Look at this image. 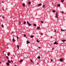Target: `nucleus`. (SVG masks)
<instances>
[{
  "mask_svg": "<svg viewBox=\"0 0 66 66\" xmlns=\"http://www.w3.org/2000/svg\"><path fill=\"white\" fill-rule=\"evenodd\" d=\"M54 44H55V45H58V43H57V42H55L54 43Z\"/></svg>",
  "mask_w": 66,
  "mask_h": 66,
  "instance_id": "f257e3e1",
  "label": "nucleus"
},
{
  "mask_svg": "<svg viewBox=\"0 0 66 66\" xmlns=\"http://www.w3.org/2000/svg\"><path fill=\"white\" fill-rule=\"evenodd\" d=\"M22 62H23V59H22L20 61V63H21Z\"/></svg>",
  "mask_w": 66,
  "mask_h": 66,
  "instance_id": "f03ea898",
  "label": "nucleus"
},
{
  "mask_svg": "<svg viewBox=\"0 0 66 66\" xmlns=\"http://www.w3.org/2000/svg\"><path fill=\"white\" fill-rule=\"evenodd\" d=\"M27 44H30V42H29V40H27Z\"/></svg>",
  "mask_w": 66,
  "mask_h": 66,
  "instance_id": "7ed1b4c3",
  "label": "nucleus"
},
{
  "mask_svg": "<svg viewBox=\"0 0 66 66\" xmlns=\"http://www.w3.org/2000/svg\"><path fill=\"white\" fill-rule=\"evenodd\" d=\"M12 41L13 42H16V40L14 38H13Z\"/></svg>",
  "mask_w": 66,
  "mask_h": 66,
  "instance_id": "20e7f679",
  "label": "nucleus"
},
{
  "mask_svg": "<svg viewBox=\"0 0 66 66\" xmlns=\"http://www.w3.org/2000/svg\"><path fill=\"white\" fill-rule=\"evenodd\" d=\"M8 63H11V61L10 60H8Z\"/></svg>",
  "mask_w": 66,
  "mask_h": 66,
  "instance_id": "39448f33",
  "label": "nucleus"
},
{
  "mask_svg": "<svg viewBox=\"0 0 66 66\" xmlns=\"http://www.w3.org/2000/svg\"><path fill=\"white\" fill-rule=\"evenodd\" d=\"M14 21H16L17 20V18L15 17L14 19Z\"/></svg>",
  "mask_w": 66,
  "mask_h": 66,
  "instance_id": "423d86ee",
  "label": "nucleus"
},
{
  "mask_svg": "<svg viewBox=\"0 0 66 66\" xmlns=\"http://www.w3.org/2000/svg\"><path fill=\"white\" fill-rule=\"evenodd\" d=\"M6 64L7 65V66H9L10 65V64L8 62H6Z\"/></svg>",
  "mask_w": 66,
  "mask_h": 66,
  "instance_id": "0eeeda50",
  "label": "nucleus"
},
{
  "mask_svg": "<svg viewBox=\"0 0 66 66\" xmlns=\"http://www.w3.org/2000/svg\"><path fill=\"white\" fill-rule=\"evenodd\" d=\"M42 5V4H41V3H40V4H39L38 5V6H41V5Z\"/></svg>",
  "mask_w": 66,
  "mask_h": 66,
  "instance_id": "6e6552de",
  "label": "nucleus"
},
{
  "mask_svg": "<svg viewBox=\"0 0 66 66\" xmlns=\"http://www.w3.org/2000/svg\"><path fill=\"white\" fill-rule=\"evenodd\" d=\"M62 42H66V40H62Z\"/></svg>",
  "mask_w": 66,
  "mask_h": 66,
  "instance_id": "1a4fd4ad",
  "label": "nucleus"
},
{
  "mask_svg": "<svg viewBox=\"0 0 66 66\" xmlns=\"http://www.w3.org/2000/svg\"><path fill=\"white\" fill-rule=\"evenodd\" d=\"M34 37V35L31 36H30L31 38H33V37Z\"/></svg>",
  "mask_w": 66,
  "mask_h": 66,
  "instance_id": "9d476101",
  "label": "nucleus"
},
{
  "mask_svg": "<svg viewBox=\"0 0 66 66\" xmlns=\"http://www.w3.org/2000/svg\"><path fill=\"white\" fill-rule=\"evenodd\" d=\"M17 48H18V49H19V45H17Z\"/></svg>",
  "mask_w": 66,
  "mask_h": 66,
  "instance_id": "9b49d317",
  "label": "nucleus"
},
{
  "mask_svg": "<svg viewBox=\"0 0 66 66\" xmlns=\"http://www.w3.org/2000/svg\"><path fill=\"white\" fill-rule=\"evenodd\" d=\"M40 29V27H38L37 28V30H39V29Z\"/></svg>",
  "mask_w": 66,
  "mask_h": 66,
  "instance_id": "f8f14e48",
  "label": "nucleus"
},
{
  "mask_svg": "<svg viewBox=\"0 0 66 66\" xmlns=\"http://www.w3.org/2000/svg\"><path fill=\"white\" fill-rule=\"evenodd\" d=\"M57 7H60V4H58L57 5Z\"/></svg>",
  "mask_w": 66,
  "mask_h": 66,
  "instance_id": "ddd939ff",
  "label": "nucleus"
},
{
  "mask_svg": "<svg viewBox=\"0 0 66 66\" xmlns=\"http://www.w3.org/2000/svg\"><path fill=\"white\" fill-rule=\"evenodd\" d=\"M57 14H58V13H57V12L56 13V17H57Z\"/></svg>",
  "mask_w": 66,
  "mask_h": 66,
  "instance_id": "4468645a",
  "label": "nucleus"
},
{
  "mask_svg": "<svg viewBox=\"0 0 66 66\" xmlns=\"http://www.w3.org/2000/svg\"><path fill=\"white\" fill-rule=\"evenodd\" d=\"M25 4L24 3L22 5V6H25Z\"/></svg>",
  "mask_w": 66,
  "mask_h": 66,
  "instance_id": "2eb2a0df",
  "label": "nucleus"
},
{
  "mask_svg": "<svg viewBox=\"0 0 66 66\" xmlns=\"http://www.w3.org/2000/svg\"><path fill=\"white\" fill-rule=\"evenodd\" d=\"M10 53H8L7 54L8 56H9V55H10Z\"/></svg>",
  "mask_w": 66,
  "mask_h": 66,
  "instance_id": "dca6fc26",
  "label": "nucleus"
},
{
  "mask_svg": "<svg viewBox=\"0 0 66 66\" xmlns=\"http://www.w3.org/2000/svg\"><path fill=\"white\" fill-rule=\"evenodd\" d=\"M60 61H62L63 60L62 59H60Z\"/></svg>",
  "mask_w": 66,
  "mask_h": 66,
  "instance_id": "f3484780",
  "label": "nucleus"
},
{
  "mask_svg": "<svg viewBox=\"0 0 66 66\" xmlns=\"http://www.w3.org/2000/svg\"><path fill=\"white\" fill-rule=\"evenodd\" d=\"M61 30L62 31H66V29L65 30H63V29H61Z\"/></svg>",
  "mask_w": 66,
  "mask_h": 66,
  "instance_id": "a211bd4d",
  "label": "nucleus"
},
{
  "mask_svg": "<svg viewBox=\"0 0 66 66\" xmlns=\"http://www.w3.org/2000/svg\"><path fill=\"white\" fill-rule=\"evenodd\" d=\"M40 56H38V59H40Z\"/></svg>",
  "mask_w": 66,
  "mask_h": 66,
  "instance_id": "6ab92c4d",
  "label": "nucleus"
},
{
  "mask_svg": "<svg viewBox=\"0 0 66 66\" xmlns=\"http://www.w3.org/2000/svg\"><path fill=\"white\" fill-rule=\"evenodd\" d=\"M42 7H44V8H45V5H43Z\"/></svg>",
  "mask_w": 66,
  "mask_h": 66,
  "instance_id": "aec40b11",
  "label": "nucleus"
},
{
  "mask_svg": "<svg viewBox=\"0 0 66 66\" xmlns=\"http://www.w3.org/2000/svg\"><path fill=\"white\" fill-rule=\"evenodd\" d=\"M37 43H39V40H37Z\"/></svg>",
  "mask_w": 66,
  "mask_h": 66,
  "instance_id": "412c9836",
  "label": "nucleus"
},
{
  "mask_svg": "<svg viewBox=\"0 0 66 66\" xmlns=\"http://www.w3.org/2000/svg\"><path fill=\"white\" fill-rule=\"evenodd\" d=\"M28 4H29V5L30 4H31V2H29L28 3Z\"/></svg>",
  "mask_w": 66,
  "mask_h": 66,
  "instance_id": "4be33fe9",
  "label": "nucleus"
},
{
  "mask_svg": "<svg viewBox=\"0 0 66 66\" xmlns=\"http://www.w3.org/2000/svg\"><path fill=\"white\" fill-rule=\"evenodd\" d=\"M26 23V21H24V24H25Z\"/></svg>",
  "mask_w": 66,
  "mask_h": 66,
  "instance_id": "5701e85b",
  "label": "nucleus"
},
{
  "mask_svg": "<svg viewBox=\"0 0 66 66\" xmlns=\"http://www.w3.org/2000/svg\"><path fill=\"white\" fill-rule=\"evenodd\" d=\"M33 25L34 26H35H35H36V25L35 24H34Z\"/></svg>",
  "mask_w": 66,
  "mask_h": 66,
  "instance_id": "b1692460",
  "label": "nucleus"
},
{
  "mask_svg": "<svg viewBox=\"0 0 66 66\" xmlns=\"http://www.w3.org/2000/svg\"><path fill=\"white\" fill-rule=\"evenodd\" d=\"M64 0H61V2H63L64 1Z\"/></svg>",
  "mask_w": 66,
  "mask_h": 66,
  "instance_id": "393cba45",
  "label": "nucleus"
},
{
  "mask_svg": "<svg viewBox=\"0 0 66 66\" xmlns=\"http://www.w3.org/2000/svg\"><path fill=\"white\" fill-rule=\"evenodd\" d=\"M27 24H28V25H29V24L30 23H29V22L28 21H27Z\"/></svg>",
  "mask_w": 66,
  "mask_h": 66,
  "instance_id": "a878e982",
  "label": "nucleus"
},
{
  "mask_svg": "<svg viewBox=\"0 0 66 66\" xmlns=\"http://www.w3.org/2000/svg\"><path fill=\"white\" fill-rule=\"evenodd\" d=\"M53 13H55V12L56 11H55L54 10H53Z\"/></svg>",
  "mask_w": 66,
  "mask_h": 66,
  "instance_id": "bb28decb",
  "label": "nucleus"
},
{
  "mask_svg": "<svg viewBox=\"0 0 66 66\" xmlns=\"http://www.w3.org/2000/svg\"><path fill=\"white\" fill-rule=\"evenodd\" d=\"M2 26L3 28H4V26L3 24H2Z\"/></svg>",
  "mask_w": 66,
  "mask_h": 66,
  "instance_id": "cd10ccee",
  "label": "nucleus"
},
{
  "mask_svg": "<svg viewBox=\"0 0 66 66\" xmlns=\"http://www.w3.org/2000/svg\"><path fill=\"white\" fill-rule=\"evenodd\" d=\"M29 25V27H30V26H31V24H30V23L29 24H28Z\"/></svg>",
  "mask_w": 66,
  "mask_h": 66,
  "instance_id": "c85d7f7f",
  "label": "nucleus"
},
{
  "mask_svg": "<svg viewBox=\"0 0 66 66\" xmlns=\"http://www.w3.org/2000/svg\"><path fill=\"white\" fill-rule=\"evenodd\" d=\"M23 36L24 37H26V34H24Z\"/></svg>",
  "mask_w": 66,
  "mask_h": 66,
  "instance_id": "c756f323",
  "label": "nucleus"
},
{
  "mask_svg": "<svg viewBox=\"0 0 66 66\" xmlns=\"http://www.w3.org/2000/svg\"><path fill=\"white\" fill-rule=\"evenodd\" d=\"M16 38H17V39H19V37H18L16 36Z\"/></svg>",
  "mask_w": 66,
  "mask_h": 66,
  "instance_id": "7c9ffc66",
  "label": "nucleus"
},
{
  "mask_svg": "<svg viewBox=\"0 0 66 66\" xmlns=\"http://www.w3.org/2000/svg\"><path fill=\"white\" fill-rule=\"evenodd\" d=\"M41 22H42V23H44V22H43V21H41Z\"/></svg>",
  "mask_w": 66,
  "mask_h": 66,
  "instance_id": "2f4dec72",
  "label": "nucleus"
},
{
  "mask_svg": "<svg viewBox=\"0 0 66 66\" xmlns=\"http://www.w3.org/2000/svg\"><path fill=\"white\" fill-rule=\"evenodd\" d=\"M6 58H7V59H9V57L7 56H6Z\"/></svg>",
  "mask_w": 66,
  "mask_h": 66,
  "instance_id": "473e14b6",
  "label": "nucleus"
},
{
  "mask_svg": "<svg viewBox=\"0 0 66 66\" xmlns=\"http://www.w3.org/2000/svg\"><path fill=\"white\" fill-rule=\"evenodd\" d=\"M30 60L31 62H32V63H33V61H32V59H30Z\"/></svg>",
  "mask_w": 66,
  "mask_h": 66,
  "instance_id": "72a5a7b5",
  "label": "nucleus"
},
{
  "mask_svg": "<svg viewBox=\"0 0 66 66\" xmlns=\"http://www.w3.org/2000/svg\"><path fill=\"white\" fill-rule=\"evenodd\" d=\"M62 14H63L64 13V12L63 11H62Z\"/></svg>",
  "mask_w": 66,
  "mask_h": 66,
  "instance_id": "f704fd0d",
  "label": "nucleus"
},
{
  "mask_svg": "<svg viewBox=\"0 0 66 66\" xmlns=\"http://www.w3.org/2000/svg\"><path fill=\"white\" fill-rule=\"evenodd\" d=\"M39 49H40V47H38Z\"/></svg>",
  "mask_w": 66,
  "mask_h": 66,
  "instance_id": "c9c22d12",
  "label": "nucleus"
},
{
  "mask_svg": "<svg viewBox=\"0 0 66 66\" xmlns=\"http://www.w3.org/2000/svg\"><path fill=\"white\" fill-rule=\"evenodd\" d=\"M54 32H56V30L55 29Z\"/></svg>",
  "mask_w": 66,
  "mask_h": 66,
  "instance_id": "e433bc0d",
  "label": "nucleus"
},
{
  "mask_svg": "<svg viewBox=\"0 0 66 66\" xmlns=\"http://www.w3.org/2000/svg\"><path fill=\"white\" fill-rule=\"evenodd\" d=\"M11 62L13 63V60H11Z\"/></svg>",
  "mask_w": 66,
  "mask_h": 66,
  "instance_id": "4c0bfd02",
  "label": "nucleus"
},
{
  "mask_svg": "<svg viewBox=\"0 0 66 66\" xmlns=\"http://www.w3.org/2000/svg\"><path fill=\"white\" fill-rule=\"evenodd\" d=\"M41 34L42 35H43V33H41Z\"/></svg>",
  "mask_w": 66,
  "mask_h": 66,
  "instance_id": "58836bf2",
  "label": "nucleus"
},
{
  "mask_svg": "<svg viewBox=\"0 0 66 66\" xmlns=\"http://www.w3.org/2000/svg\"><path fill=\"white\" fill-rule=\"evenodd\" d=\"M51 61H53V60H52V59H51Z\"/></svg>",
  "mask_w": 66,
  "mask_h": 66,
  "instance_id": "ea45409f",
  "label": "nucleus"
},
{
  "mask_svg": "<svg viewBox=\"0 0 66 66\" xmlns=\"http://www.w3.org/2000/svg\"><path fill=\"white\" fill-rule=\"evenodd\" d=\"M56 18H58V17H55Z\"/></svg>",
  "mask_w": 66,
  "mask_h": 66,
  "instance_id": "a19ab883",
  "label": "nucleus"
},
{
  "mask_svg": "<svg viewBox=\"0 0 66 66\" xmlns=\"http://www.w3.org/2000/svg\"><path fill=\"white\" fill-rule=\"evenodd\" d=\"M52 50H54V48H52Z\"/></svg>",
  "mask_w": 66,
  "mask_h": 66,
  "instance_id": "79ce46f5",
  "label": "nucleus"
},
{
  "mask_svg": "<svg viewBox=\"0 0 66 66\" xmlns=\"http://www.w3.org/2000/svg\"><path fill=\"white\" fill-rule=\"evenodd\" d=\"M20 23L21 24V22H20Z\"/></svg>",
  "mask_w": 66,
  "mask_h": 66,
  "instance_id": "37998d69",
  "label": "nucleus"
},
{
  "mask_svg": "<svg viewBox=\"0 0 66 66\" xmlns=\"http://www.w3.org/2000/svg\"><path fill=\"white\" fill-rule=\"evenodd\" d=\"M3 18H4V17H2Z\"/></svg>",
  "mask_w": 66,
  "mask_h": 66,
  "instance_id": "c03bdc74",
  "label": "nucleus"
},
{
  "mask_svg": "<svg viewBox=\"0 0 66 66\" xmlns=\"http://www.w3.org/2000/svg\"><path fill=\"white\" fill-rule=\"evenodd\" d=\"M1 3H3V1Z\"/></svg>",
  "mask_w": 66,
  "mask_h": 66,
  "instance_id": "a18cd8bd",
  "label": "nucleus"
},
{
  "mask_svg": "<svg viewBox=\"0 0 66 66\" xmlns=\"http://www.w3.org/2000/svg\"><path fill=\"white\" fill-rule=\"evenodd\" d=\"M52 4H54V3H52Z\"/></svg>",
  "mask_w": 66,
  "mask_h": 66,
  "instance_id": "49530a36",
  "label": "nucleus"
},
{
  "mask_svg": "<svg viewBox=\"0 0 66 66\" xmlns=\"http://www.w3.org/2000/svg\"><path fill=\"white\" fill-rule=\"evenodd\" d=\"M37 64H38H38H39L38 63H37Z\"/></svg>",
  "mask_w": 66,
  "mask_h": 66,
  "instance_id": "de8ad7c7",
  "label": "nucleus"
},
{
  "mask_svg": "<svg viewBox=\"0 0 66 66\" xmlns=\"http://www.w3.org/2000/svg\"><path fill=\"white\" fill-rule=\"evenodd\" d=\"M51 38H52V37H51Z\"/></svg>",
  "mask_w": 66,
  "mask_h": 66,
  "instance_id": "09e8293b",
  "label": "nucleus"
},
{
  "mask_svg": "<svg viewBox=\"0 0 66 66\" xmlns=\"http://www.w3.org/2000/svg\"><path fill=\"white\" fill-rule=\"evenodd\" d=\"M1 62H0V64H1Z\"/></svg>",
  "mask_w": 66,
  "mask_h": 66,
  "instance_id": "8fccbe9b",
  "label": "nucleus"
},
{
  "mask_svg": "<svg viewBox=\"0 0 66 66\" xmlns=\"http://www.w3.org/2000/svg\"><path fill=\"white\" fill-rule=\"evenodd\" d=\"M15 66H17V65H15Z\"/></svg>",
  "mask_w": 66,
  "mask_h": 66,
  "instance_id": "3c124183",
  "label": "nucleus"
},
{
  "mask_svg": "<svg viewBox=\"0 0 66 66\" xmlns=\"http://www.w3.org/2000/svg\"><path fill=\"white\" fill-rule=\"evenodd\" d=\"M3 11H4V9H3Z\"/></svg>",
  "mask_w": 66,
  "mask_h": 66,
  "instance_id": "603ef678",
  "label": "nucleus"
},
{
  "mask_svg": "<svg viewBox=\"0 0 66 66\" xmlns=\"http://www.w3.org/2000/svg\"><path fill=\"white\" fill-rule=\"evenodd\" d=\"M0 11H1V9H0Z\"/></svg>",
  "mask_w": 66,
  "mask_h": 66,
  "instance_id": "864d4df0",
  "label": "nucleus"
},
{
  "mask_svg": "<svg viewBox=\"0 0 66 66\" xmlns=\"http://www.w3.org/2000/svg\"><path fill=\"white\" fill-rule=\"evenodd\" d=\"M11 58H12H12H13V57H12Z\"/></svg>",
  "mask_w": 66,
  "mask_h": 66,
  "instance_id": "5fc2aeb1",
  "label": "nucleus"
},
{
  "mask_svg": "<svg viewBox=\"0 0 66 66\" xmlns=\"http://www.w3.org/2000/svg\"><path fill=\"white\" fill-rule=\"evenodd\" d=\"M12 33H13V31L12 32Z\"/></svg>",
  "mask_w": 66,
  "mask_h": 66,
  "instance_id": "6e6d98bb",
  "label": "nucleus"
},
{
  "mask_svg": "<svg viewBox=\"0 0 66 66\" xmlns=\"http://www.w3.org/2000/svg\"><path fill=\"white\" fill-rule=\"evenodd\" d=\"M29 59H30V57H29Z\"/></svg>",
  "mask_w": 66,
  "mask_h": 66,
  "instance_id": "4d7b16f0",
  "label": "nucleus"
},
{
  "mask_svg": "<svg viewBox=\"0 0 66 66\" xmlns=\"http://www.w3.org/2000/svg\"><path fill=\"white\" fill-rule=\"evenodd\" d=\"M2 17H4V16H2Z\"/></svg>",
  "mask_w": 66,
  "mask_h": 66,
  "instance_id": "13d9d810",
  "label": "nucleus"
},
{
  "mask_svg": "<svg viewBox=\"0 0 66 66\" xmlns=\"http://www.w3.org/2000/svg\"><path fill=\"white\" fill-rule=\"evenodd\" d=\"M3 52V53H4V52Z\"/></svg>",
  "mask_w": 66,
  "mask_h": 66,
  "instance_id": "bf43d9fd",
  "label": "nucleus"
},
{
  "mask_svg": "<svg viewBox=\"0 0 66 66\" xmlns=\"http://www.w3.org/2000/svg\"><path fill=\"white\" fill-rule=\"evenodd\" d=\"M18 55H19L18 54Z\"/></svg>",
  "mask_w": 66,
  "mask_h": 66,
  "instance_id": "052dcab7",
  "label": "nucleus"
},
{
  "mask_svg": "<svg viewBox=\"0 0 66 66\" xmlns=\"http://www.w3.org/2000/svg\"><path fill=\"white\" fill-rule=\"evenodd\" d=\"M59 66H61V65H59Z\"/></svg>",
  "mask_w": 66,
  "mask_h": 66,
  "instance_id": "680f3d73",
  "label": "nucleus"
},
{
  "mask_svg": "<svg viewBox=\"0 0 66 66\" xmlns=\"http://www.w3.org/2000/svg\"><path fill=\"white\" fill-rule=\"evenodd\" d=\"M41 36H40V37H41Z\"/></svg>",
  "mask_w": 66,
  "mask_h": 66,
  "instance_id": "e2e57ef3",
  "label": "nucleus"
},
{
  "mask_svg": "<svg viewBox=\"0 0 66 66\" xmlns=\"http://www.w3.org/2000/svg\"><path fill=\"white\" fill-rule=\"evenodd\" d=\"M34 34V33H33V34Z\"/></svg>",
  "mask_w": 66,
  "mask_h": 66,
  "instance_id": "0e129e2a",
  "label": "nucleus"
}]
</instances>
